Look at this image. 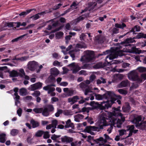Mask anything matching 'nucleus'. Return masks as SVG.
Returning <instances> with one entry per match:
<instances>
[{
	"label": "nucleus",
	"mask_w": 146,
	"mask_h": 146,
	"mask_svg": "<svg viewBox=\"0 0 146 146\" xmlns=\"http://www.w3.org/2000/svg\"><path fill=\"white\" fill-rule=\"evenodd\" d=\"M96 98L98 100L103 99L107 100L106 103H108L111 105L117 102L119 105L121 104L120 100L122 97L120 95H117L112 91H108L103 95L98 94L96 95Z\"/></svg>",
	"instance_id": "nucleus-1"
},
{
	"label": "nucleus",
	"mask_w": 146,
	"mask_h": 146,
	"mask_svg": "<svg viewBox=\"0 0 146 146\" xmlns=\"http://www.w3.org/2000/svg\"><path fill=\"white\" fill-rule=\"evenodd\" d=\"M108 113H103L100 116L99 119L96 123V125L98 127L100 131L104 128V127L108 125L109 123H107L106 120H108Z\"/></svg>",
	"instance_id": "nucleus-2"
},
{
	"label": "nucleus",
	"mask_w": 146,
	"mask_h": 146,
	"mask_svg": "<svg viewBox=\"0 0 146 146\" xmlns=\"http://www.w3.org/2000/svg\"><path fill=\"white\" fill-rule=\"evenodd\" d=\"M90 105L92 106V109H99L101 110L108 109L111 106V104H110L109 103H106L104 101L101 102L100 104L94 101H91Z\"/></svg>",
	"instance_id": "nucleus-3"
},
{
	"label": "nucleus",
	"mask_w": 146,
	"mask_h": 146,
	"mask_svg": "<svg viewBox=\"0 0 146 146\" xmlns=\"http://www.w3.org/2000/svg\"><path fill=\"white\" fill-rule=\"evenodd\" d=\"M119 108H114V110L113 112H108V117L109 119L113 124H115L117 120L116 116L122 117L123 114L120 113V110Z\"/></svg>",
	"instance_id": "nucleus-4"
},
{
	"label": "nucleus",
	"mask_w": 146,
	"mask_h": 146,
	"mask_svg": "<svg viewBox=\"0 0 146 146\" xmlns=\"http://www.w3.org/2000/svg\"><path fill=\"white\" fill-rule=\"evenodd\" d=\"M142 117L141 115L135 117L132 120V122L135 124V126L137 128L142 130L146 129V121H141Z\"/></svg>",
	"instance_id": "nucleus-5"
},
{
	"label": "nucleus",
	"mask_w": 146,
	"mask_h": 146,
	"mask_svg": "<svg viewBox=\"0 0 146 146\" xmlns=\"http://www.w3.org/2000/svg\"><path fill=\"white\" fill-rule=\"evenodd\" d=\"M135 38L130 37L127 38L123 42H121L120 44L119 48H121L122 46H131V43L136 42V41L134 40Z\"/></svg>",
	"instance_id": "nucleus-6"
},
{
	"label": "nucleus",
	"mask_w": 146,
	"mask_h": 146,
	"mask_svg": "<svg viewBox=\"0 0 146 146\" xmlns=\"http://www.w3.org/2000/svg\"><path fill=\"white\" fill-rule=\"evenodd\" d=\"M54 109L53 105L49 104L47 105L46 107L43 108L42 112V115L44 116L47 117L50 114V113L53 111Z\"/></svg>",
	"instance_id": "nucleus-7"
},
{
	"label": "nucleus",
	"mask_w": 146,
	"mask_h": 146,
	"mask_svg": "<svg viewBox=\"0 0 146 146\" xmlns=\"http://www.w3.org/2000/svg\"><path fill=\"white\" fill-rule=\"evenodd\" d=\"M128 77L129 80L133 81H135L138 80L140 81L141 79L139 77L138 73L134 70L131 71L128 74Z\"/></svg>",
	"instance_id": "nucleus-8"
},
{
	"label": "nucleus",
	"mask_w": 146,
	"mask_h": 146,
	"mask_svg": "<svg viewBox=\"0 0 146 146\" xmlns=\"http://www.w3.org/2000/svg\"><path fill=\"white\" fill-rule=\"evenodd\" d=\"M115 28H113L112 30V35L119 33V29L117 28H120L123 29L124 28L126 27V25L125 23H122L121 24L116 23L115 24Z\"/></svg>",
	"instance_id": "nucleus-9"
},
{
	"label": "nucleus",
	"mask_w": 146,
	"mask_h": 146,
	"mask_svg": "<svg viewBox=\"0 0 146 146\" xmlns=\"http://www.w3.org/2000/svg\"><path fill=\"white\" fill-rule=\"evenodd\" d=\"M85 58L88 61L92 60L94 58V53L93 51L88 50L85 51Z\"/></svg>",
	"instance_id": "nucleus-10"
},
{
	"label": "nucleus",
	"mask_w": 146,
	"mask_h": 146,
	"mask_svg": "<svg viewBox=\"0 0 146 146\" xmlns=\"http://www.w3.org/2000/svg\"><path fill=\"white\" fill-rule=\"evenodd\" d=\"M28 68L31 71H34L38 66L37 62L33 61L29 62Z\"/></svg>",
	"instance_id": "nucleus-11"
},
{
	"label": "nucleus",
	"mask_w": 146,
	"mask_h": 146,
	"mask_svg": "<svg viewBox=\"0 0 146 146\" xmlns=\"http://www.w3.org/2000/svg\"><path fill=\"white\" fill-rule=\"evenodd\" d=\"M91 131H97L98 132L100 131V130H99L98 127L97 126H87L84 129L85 132L89 133Z\"/></svg>",
	"instance_id": "nucleus-12"
},
{
	"label": "nucleus",
	"mask_w": 146,
	"mask_h": 146,
	"mask_svg": "<svg viewBox=\"0 0 146 146\" xmlns=\"http://www.w3.org/2000/svg\"><path fill=\"white\" fill-rule=\"evenodd\" d=\"M42 84L40 82H38L31 85V90L34 91L37 89L41 88Z\"/></svg>",
	"instance_id": "nucleus-13"
},
{
	"label": "nucleus",
	"mask_w": 146,
	"mask_h": 146,
	"mask_svg": "<svg viewBox=\"0 0 146 146\" xmlns=\"http://www.w3.org/2000/svg\"><path fill=\"white\" fill-rule=\"evenodd\" d=\"M80 98L78 96H74L72 98H69L68 99V102L70 103L71 105H73L75 103L77 102L78 100H80Z\"/></svg>",
	"instance_id": "nucleus-14"
},
{
	"label": "nucleus",
	"mask_w": 146,
	"mask_h": 146,
	"mask_svg": "<svg viewBox=\"0 0 146 146\" xmlns=\"http://www.w3.org/2000/svg\"><path fill=\"white\" fill-rule=\"evenodd\" d=\"M129 84V82L127 80H124L121 81L118 85L119 88L126 87Z\"/></svg>",
	"instance_id": "nucleus-15"
},
{
	"label": "nucleus",
	"mask_w": 146,
	"mask_h": 146,
	"mask_svg": "<svg viewBox=\"0 0 146 146\" xmlns=\"http://www.w3.org/2000/svg\"><path fill=\"white\" fill-rule=\"evenodd\" d=\"M123 76L121 74H116L113 76V81L115 82H117L119 80H121L123 78Z\"/></svg>",
	"instance_id": "nucleus-16"
},
{
	"label": "nucleus",
	"mask_w": 146,
	"mask_h": 146,
	"mask_svg": "<svg viewBox=\"0 0 146 146\" xmlns=\"http://www.w3.org/2000/svg\"><path fill=\"white\" fill-rule=\"evenodd\" d=\"M61 141L62 142H65L69 143L72 142L73 140V138L67 136H65L61 138Z\"/></svg>",
	"instance_id": "nucleus-17"
},
{
	"label": "nucleus",
	"mask_w": 146,
	"mask_h": 146,
	"mask_svg": "<svg viewBox=\"0 0 146 146\" xmlns=\"http://www.w3.org/2000/svg\"><path fill=\"white\" fill-rule=\"evenodd\" d=\"M50 72L51 75L54 77L57 76L59 73V71L55 67L51 68Z\"/></svg>",
	"instance_id": "nucleus-18"
},
{
	"label": "nucleus",
	"mask_w": 146,
	"mask_h": 146,
	"mask_svg": "<svg viewBox=\"0 0 146 146\" xmlns=\"http://www.w3.org/2000/svg\"><path fill=\"white\" fill-rule=\"evenodd\" d=\"M131 107L129 103L126 104L125 106L122 107L123 111L126 113H129L130 111Z\"/></svg>",
	"instance_id": "nucleus-19"
},
{
	"label": "nucleus",
	"mask_w": 146,
	"mask_h": 146,
	"mask_svg": "<svg viewBox=\"0 0 146 146\" xmlns=\"http://www.w3.org/2000/svg\"><path fill=\"white\" fill-rule=\"evenodd\" d=\"M66 124L65 125L66 128H68L70 127H71L72 129L74 128V125L73 123L71 122L70 119H68L66 122Z\"/></svg>",
	"instance_id": "nucleus-20"
},
{
	"label": "nucleus",
	"mask_w": 146,
	"mask_h": 146,
	"mask_svg": "<svg viewBox=\"0 0 146 146\" xmlns=\"http://www.w3.org/2000/svg\"><path fill=\"white\" fill-rule=\"evenodd\" d=\"M88 13L84 14L82 15L81 16H79L76 19V21L77 22H79L81 21H82L84 19L86 18L88 16Z\"/></svg>",
	"instance_id": "nucleus-21"
},
{
	"label": "nucleus",
	"mask_w": 146,
	"mask_h": 146,
	"mask_svg": "<svg viewBox=\"0 0 146 146\" xmlns=\"http://www.w3.org/2000/svg\"><path fill=\"white\" fill-rule=\"evenodd\" d=\"M34 10L36 11V9L34 8L33 9H31L29 10H27L25 11H23V12H22L21 13H20L19 14V15L21 16H25L27 15L29 13H30L31 11Z\"/></svg>",
	"instance_id": "nucleus-22"
},
{
	"label": "nucleus",
	"mask_w": 146,
	"mask_h": 146,
	"mask_svg": "<svg viewBox=\"0 0 146 146\" xmlns=\"http://www.w3.org/2000/svg\"><path fill=\"white\" fill-rule=\"evenodd\" d=\"M139 80H136V82L133 83L132 85L133 87L136 88L139 87L140 84L142 82V79H140V81Z\"/></svg>",
	"instance_id": "nucleus-23"
},
{
	"label": "nucleus",
	"mask_w": 146,
	"mask_h": 146,
	"mask_svg": "<svg viewBox=\"0 0 146 146\" xmlns=\"http://www.w3.org/2000/svg\"><path fill=\"white\" fill-rule=\"evenodd\" d=\"M140 27L137 25H135L134 27L131 29V30L129 32H130L135 33V32H139L140 31Z\"/></svg>",
	"instance_id": "nucleus-24"
},
{
	"label": "nucleus",
	"mask_w": 146,
	"mask_h": 146,
	"mask_svg": "<svg viewBox=\"0 0 146 146\" xmlns=\"http://www.w3.org/2000/svg\"><path fill=\"white\" fill-rule=\"evenodd\" d=\"M6 135L4 133H2L0 134V142L4 143L6 141Z\"/></svg>",
	"instance_id": "nucleus-25"
},
{
	"label": "nucleus",
	"mask_w": 146,
	"mask_h": 146,
	"mask_svg": "<svg viewBox=\"0 0 146 146\" xmlns=\"http://www.w3.org/2000/svg\"><path fill=\"white\" fill-rule=\"evenodd\" d=\"M31 123L32 125V127L33 128H35L39 126V123L38 121H35L34 119L31 120Z\"/></svg>",
	"instance_id": "nucleus-26"
},
{
	"label": "nucleus",
	"mask_w": 146,
	"mask_h": 146,
	"mask_svg": "<svg viewBox=\"0 0 146 146\" xmlns=\"http://www.w3.org/2000/svg\"><path fill=\"white\" fill-rule=\"evenodd\" d=\"M9 76L11 77H17L19 76L18 72L16 71L13 70L9 72Z\"/></svg>",
	"instance_id": "nucleus-27"
},
{
	"label": "nucleus",
	"mask_w": 146,
	"mask_h": 146,
	"mask_svg": "<svg viewBox=\"0 0 146 146\" xmlns=\"http://www.w3.org/2000/svg\"><path fill=\"white\" fill-rule=\"evenodd\" d=\"M131 52L133 53L139 54L141 53V50H139L135 47H133L132 48Z\"/></svg>",
	"instance_id": "nucleus-28"
},
{
	"label": "nucleus",
	"mask_w": 146,
	"mask_h": 146,
	"mask_svg": "<svg viewBox=\"0 0 146 146\" xmlns=\"http://www.w3.org/2000/svg\"><path fill=\"white\" fill-rule=\"evenodd\" d=\"M27 34H24V35L18 37L15 39H13L11 40L12 42H17L19 40H20L22 39V38L25 36Z\"/></svg>",
	"instance_id": "nucleus-29"
},
{
	"label": "nucleus",
	"mask_w": 146,
	"mask_h": 146,
	"mask_svg": "<svg viewBox=\"0 0 146 146\" xmlns=\"http://www.w3.org/2000/svg\"><path fill=\"white\" fill-rule=\"evenodd\" d=\"M27 90L24 88H21L19 90L20 94L21 96H25L27 94Z\"/></svg>",
	"instance_id": "nucleus-30"
},
{
	"label": "nucleus",
	"mask_w": 146,
	"mask_h": 146,
	"mask_svg": "<svg viewBox=\"0 0 146 146\" xmlns=\"http://www.w3.org/2000/svg\"><path fill=\"white\" fill-rule=\"evenodd\" d=\"M120 52L119 51L117 52L114 55H110L109 56V58L110 60H111L115 58L119 54Z\"/></svg>",
	"instance_id": "nucleus-31"
},
{
	"label": "nucleus",
	"mask_w": 146,
	"mask_h": 146,
	"mask_svg": "<svg viewBox=\"0 0 146 146\" xmlns=\"http://www.w3.org/2000/svg\"><path fill=\"white\" fill-rule=\"evenodd\" d=\"M91 64L85 63L81 66V68L82 69H89L91 68Z\"/></svg>",
	"instance_id": "nucleus-32"
},
{
	"label": "nucleus",
	"mask_w": 146,
	"mask_h": 146,
	"mask_svg": "<svg viewBox=\"0 0 146 146\" xmlns=\"http://www.w3.org/2000/svg\"><path fill=\"white\" fill-rule=\"evenodd\" d=\"M64 33L62 31H60L55 34V37L58 39L60 38L63 35Z\"/></svg>",
	"instance_id": "nucleus-33"
},
{
	"label": "nucleus",
	"mask_w": 146,
	"mask_h": 146,
	"mask_svg": "<svg viewBox=\"0 0 146 146\" xmlns=\"http://www.w3.org/2000/svg\"><path fill=\"white\" fill-rule=\"evenodd\" d=\"M19 132V130L16 129H13L11 131V135L13 136H15L17 135Z\"/></svg>",
	"instance_id": "nucleus-34"
},
{
	"label": "nucleus",
	"mask_w": 146,
	"mask_h": 146,
	"mask_svg": "<svg viewBox=\"0 0 146 146\" xmlns=\"http://www.w3.org/2000/svg\"><path fill=\"white\" fill-rule=\"evenodd\" d=\"M58 123V121L56 119L52 120V123L51 124L52 125V127L54 128H56Z\"/></svg>",
	"instance_id": "nucleus-35"
},
{
	"label": "nucleus",
	"mask_w": 146,
	"mask_h": 146,
	"mask_svg": "<svg viewBox=\"0 0 146 146\" xmlns=\"http://www.w3.org/2000/svg\"><path fill=\"white\" fill-rule=\"evenodd\" d=\"M42 108H35L33 109V111L36 113H42Z\"/></svg>",
	"instance_id": "nucleus-36"
},
{
	"label": "nucleus",
	"mask_w": 146,
	"mask_h": 146,
	"mask_svg": "<svg viewBox=\"0 0 146 146\" xmlns=\"http://www.w3.org/2000/svg\"><path fill=\"white\" fill-rule=\"evenodd\" d=\"M44 132L42 130L38 131L35 133V136L36 137H41L44 133Z\"/></svg>",
	"instance_id": "nucleus-37"
},
{
	"label": "nucleus",
	"mask_w": 146,
	"mask_h": 146,
	"mask_svg": "<svg viewBox=\"0 0 146 146\" xmlns=\"http://www.w3.org/2000/svg\"><path fill=\"white\" fill-rule=\"evenodd\" d=\"M126 127L127 131H133L135 128V127L133 125H129L127 126Z\"/></svg>",
	"instance_id": "nucleus-38"
},
{
	"label": "nucleus",
	"mask_w": 146,
	"mask_h": 146,
	"mask_svg": "<svg viewBox=\"0 0 146 146\" xmlns=\"http://www.w3.org/2000/svg\"><path fill=\"white\" fill-rule=\"evenodd\" d=\"M118 92L121 94L126 95L127 94V91L126 90L123 89H119L118 90Z\"/></svg>",
	"instance_id": "nucleus-39"
},
{
	"label": "nucleus",
	"mask_w": 146,
	"mask_h": 146,
	"mask_svg": "<svg viewBox=\"0 0 146 146\" xmlns=\"http://www.w3.org/2000/svg\"><path fill=\"white\" fill-rule=\"evenodd\" d=\"M32 135H30L28 136L27 139V141L28 144H31L33 143L32 141L33 140V138H31Z\"/></svg>",
	"instance_id": "nucleus-40"
},
{
	"label": "nucleus",
	"mask_w": 146,
	"mask_h": 146,
	"mask_svg": "<svg viewBox=\"0 0 146 146\" xmlns=\"http://www.w3.org/2000/svg\"><path fill=\"white\" fill-rule=\"evenodd\" d=\"M75 91V90H69L66 95L68 96H72L74 95Z\"/></svg>",
	"instance_id": "nucleus-41"
},
{
	"label": "nucleus",
	"mask_w": 146,
	"mask_h": 146,
	"mask_svg": "<svg viewBox=\"0 0 146 146\" xmlns=\"http://www.w3.org/2000/svg\"><path fill=\"white\" fill-rule=\"evenodd\" d=\"M143 33H137V35L134 37V38L139 39L142 38Z\"/></svg>",
	"instance_id": "nucleus-42"
},
{
	"label": "nucleus",
	"mask_w": 146,
	"mask_h": 146,
	"mask_svg": "<svg viewBox=\"0 0 146 146\" xmlns=\"http://www.w3.org/2000/svg\"><path fill=\"white\" fill-rule=\"evenodd\" d=\"M40 17L39 15L38 14V13H37L35 15H33L30 17V18H32L34 20H36Z\"/></svg>",
	"instance_id": "nucleus-43"
},
{
	"label": "nucleus",
	"mask_w": 146,
	"mask_h": 146,
	"mask_svg": "<svg viewBox=\"0 0 146 146\" xmlns=\"http://www.w3.org/2000/svg\"><path fill=\"white\" fill-rule=\"evenodd\" d=\"M15 97L14 98L15 100V104L16 105H17V102L19 103L20 102L19 101V100L20 99V96L18 95V94H17V95H14Z\"/></svg>",
	"instance_id": "nucleus-44"
},
{
	"label": "nucleus",
	"mask_w": 146,
	"mask_h": 146,
	"mask_svg": "<svg viewBox=\"0 0 146 146\" xmlns=\"http://www.w3.org/2000/svg\"><path fill=\"white\" fill-rule=\"evenodd\" d=\"M32 95L35 97H38L40 95V92L38 91H35L33 93Z\"/></svg>",
	"instance_id": "nucleus-45"
},
{
	"label": "nucleus",
	"mask_w": 146,
	"mask_h": 146,
	"mask_svg": "<svg viewBox=\"0 0 146 146\" xmlns=\"http://www.w3.org/2000/svg\"><path fill=\"white\" fill-rule=\"evenodd\" d=\"M110 52V51L109 50H107L106 51L103 52L102 53L100 54H98V57L103 55H105L108 54Z\"/></svg>",
	"instance_id": "nucleus-46"
},
{
	"label": "nucleus",
	"mask_w": 146,
	"mask_h": 146,
	"mask_svg": "<svg viewBox=\"0 0 146 146\" xmlns=\"http://www.w3.org/2000/svg\"><path fill=\"white\" fill-rule=\"evenodd\" d=\"M62 110L61 109H59L57 110V112L55 113V115L56 117H58L60 114L62 113Z\"/></svg>",
	"instance_id": "nucleus-47"
},
{
	"label": "nucleus",
	"mask_w": 146,
	"mask_h": 146,
	"mask_svg": "<svg viewBox=\"0 0 146 146\" xmlns=\"http://www.w3.org/2000/svg\"><path fill=\"white\" fill-rule=\"evenodd\" d=\"M139 71L140 72H146V68L143 67H140L138 68Z\"/></svg>",
	"instance_id": "nucleus-48"
},
{
	"label": "nucleus",
	"mask_w": 146,
	"mask_h": 146,
	"mask_svg": "<svg viewBox=\"0 0 146 146\" xmlns=\"http://www.w3.org/2000/svg\"><path fill=\"white\" fill-rule=\"evenodd\" d=\"M50 137V135L48 131L45 132L44 134L43 138L45 139H47L49 138Z\"/></svg>",
	"instance_id": "nucleus-49"
},
{
	"label": "nucleus",
	"mask_w": 146,
	"mask_h": 146,
	"mask_svg": "<svg viewBox=\"0 0 146 146\" xmlns=\"http://www.w3.org/2000/svg\"><path fill=\"white\" fill-rule=\"evenodd\" d=\"M80 87L82 88H86L88 87V86L84 83L82 82L80 84Z\"/></svg>",
	"instance_id": "nucleus-50"
},
{
	"label": "nucleus",
	"mask_w": 146,
	"mask_h": 146,
	"mask_svg": "<svg viewBox=\"0 0 146 146\" xmlns=\"http://www.w3.org/2000/svg\"><path fill=\"white\" fill-rule=\"evenodd\" d=\"M92 91L89 88H86L84 91V94L85 95H87L89 93L91 92Z\"/></svg>",
	"instance_id": "nucleus-51"
},
{
	"label": "nucleus",
	"mask_w": 146,
	"mask_h": 146,
	"mask_svg": "<svg viewBox=\"0 0 146 146\" xmlns=\"http://www.w3.org/2000/svg\"><path fill=\"white\" fill-rule=\"evenodd\" d=\"M22 111V109L20 108H19L17 110V113L19 117H20L21 115Z\"/></svg>",
	"instance_id": "nucleus-52"
},
{
	"label": "nucleus",
	"mask_w": 146,
	"mask_h": 146,
	"mask_svg": "<svg viewBox=\"0 0 146 146\" xmlns=\"http://www.w3.org/2000/svg\"><path fill=\"white\" fill-rule=\"evenodd\" d=\"M96 78V76L95 75L93 74L90 76V80L91 82H93Z\"/></svg>",
	"instance_id": "nucleus-53"
},
{
	"label": "nucleus",
	"mask_w": 146,
	"mask_h": 146,
	"mask_svg": "<svg viewBox=\"0 0 146 146\" xmlns=\"http://www.w3.org/2000/svg\"><path fill=\"white\" fill-rule=\"evenodd\" d=\"M55 90V88H54L50 87L49 89L48 92V94H50V93L53 92Z\"/></svg>",
	"instance_id": "nucleus-54"
},
{
	"label": "nucleus",
	"mask_w": 146,
	"mask_h": 146,
	"mask_svg": "<svg viewBox=\"0 0 146 146\" xmlns=\"http://www.w3.org/2000/svg\"><path fill=\"white\" fill-rule=\"evenodd\" d=\"M79 74L80 75H87L86 71L84 70H81L79 72Z\"/></svg>",
	"instance_id": "nucleus-55"
},
{
	"label": "nucleus",
	"mask_w": 146,
	"mask_h": 146,
	"mask_svg": "<svg viewBox=\"0 0 146 146\" xmlns=\"http://www.w3.org/2000/svg\"><path fill=\"white\" fill-rule=\"evenodd\" d=\"M104 140V138L102 137H100L99 138H98L95 140L94 141L98 143L100 141H102Z\"/></svg>",
	"instance_id": "nucleus-56"
},
{
	"label": "nucleus",
	"mask_w": 146,
	"mask_h": 146,
	"mask_svg": "<svg viewBox=\"0 0 146 146\" xmlns=\"http://www.w3.org/2000/svg\"><path fill=\"white\" fill-rule=\"evenodd\" d=\"M53 64L54 66H60V63L57 60H55L53 63Z\"/></svg>",
	"instance_id": "nucleus-57"
},
{
	"label": "nucleus",
	"mask_w": 146,
	"mask_h": 146,
	"mask_svg": "<svg viewBox=\"0 0 146 146\" xmlns=\"http://www.w3.org/2000/svg\"><path fill=\"white\" fill-rule=\"evenodd\" d=\"M102 66L101 63H98L96 64L94 66V67L96 68H101Z\"/></svg>",
	"instance_id": "nucleus-58"
},
{
	"label": "nucleus",
	"mask_w": 146,
	"mask_h": 146,
	"mask_svg": "<svg viewBox=\"0 0 146 146\" xmlns=\"http://www.w3.org/2000/svg\"><path fill=\"white\" fill-rule=\"evenodd\" d=\"M29 58V57L25 56L20 58V60L21 61H25Z\"/></svg>",
	"instance_id": "nucleus-59"
},
{
	"label": "nucleus",
	"mask_w": 146,
	"mask_h": 146,
	"mask_svg": "<svg viewBox=\"0 0 146 146\" xmlns=\"http://www.w3.org/2000/svg\"><path fill=\"white\" fill-rule=\"evenodd\" d=\"M71 37L72 36L70 35L66 36L65 37V40H66V43L68 42V41L70 39Z\"/></svg>",
	"instance_id": "nucleus-60"
},
{
	"label": "nucleus",
	"mask_w": 146,
	"mask_h": 146,
	"mask_svg": "<svg viewBox=\"0 0 146 146\" xmlns=\"http://www.w3.org/2000/svg\"><path fill=\"white\" fill-rule=\"evenodd\" d=\"M14 23L9 22L7 24L8 27H13L14 26L13 24Z\"/></svg>",
	"instance_id": "nucleus-61"
},
{
	"label": "nucleus",
	"mask_w": 146,
	"mask_h": 146,
	"mask_svg": "<svg viewBox=\"0 0 146 146\" xmlns=\"http://www.w3.org/2000/svg\"><path fill=\"white\" fill-rule=\"evenodd\" d=\"M125 131V130H121L119 131V135L120 136H122L124 134V132Z\"/></svg>",
	"instance_id": "nucleus-62"
},
{
	"label": "nucleus",
	"mask_w": 146,
	"mask_h": 146,
	"mask_svg": "<svg viewBox=\"0 0 146 146\" xmlns=\"http://www.w3.org/2000/svg\"><path fill=\"white\" fill-rule=\"evenodd\" d=\"M68 85V83L66 82H62L60 84V86H67Z\"/></svg>",
	"instance_id": "nucleus-63"
},
{
	"label": "nucleus",
	"mask_w": 146,
	"mask_h": 146,
	"mask_svg": "<svg viewBox=\"0 0 146 146\" xmlns=\"http://www.w3.org/2000/svg\"><path fill=\"white\" fill-rule=\"evenodd\" d=\"M77 5L76 2H73L70 6L71 9H73L75 8Z\"/></svg>",
	"instance_id": "nucleus-64"
}]
</instances>
